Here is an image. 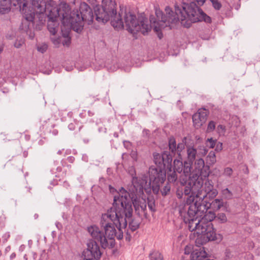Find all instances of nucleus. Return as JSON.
Here are the masks:
<instances>
[{"label": "nucleus", "instance_id": "nucleus-1", "mask_svg": "<svg viewBox=\"0 0 260 260\" xmlns=\"http://www.w3.org/2000/svg\"><path fill=\"white\" fill-rule=\"evenodd\" d=\"M116 3L115 0H103L102 6L96 5L94 7V12L95 19L99 22L106 23L111 20V24L114 28L121 29L124 27V22L126 29L131 33L141 31L143 35L151 30V27L154 28L155 25L158 26L161 22V17L158 19L156 16L158 21L154 16L150 17V22L148 24L147 18L140 17L137 18L135 15L130 12H124L123 16L124 21L122 19V12L117 15ZM166 27L163 28H165ZM162 28L157 32H159ZM154 30L155 31V29Z\"/></svg>", "mask_w": 260, "mask_h": 260}, {"label": "nucleus", "instance_id": "nucleus-2", "mask_svg": "<svg viewBox=\"0 0 260 260\" xmlns=\"http://www.w3.org/2000/svg\"><path fill=\"white\" fill-rule=\"evenodd\" d=\"M190 3H183L181 5L175 6L174 12L170 7L165 8L166 14L159 10H156V15L159 19L161 18V22L158 26L155 25L154 29L158 31L165 27H169L170 29L173 27L172 25L181 21V24L186 28H189L192 23L199 21H204L210 23L211 18L205 13L199 7L204 5L205 0H193Z\"/></svg>", "mask_w": 260, "mask_h": 260}, {"label": "nucleus", "instance_id": "nucleus-3", "mask_svg": "<svg viewBox=\"0 0 260 260\" xmlns=\"http://www.w3.org/2000/svg\"><path fill=\"white\" fill-rule=\"evenodd\" d=\"M116 211L115 208L111 207L106 213L103 214L100 221V225L105 231V234L96 226H91L88 228V232L93 239L100 242L102 247L106 248L109 245L113 247L114 245V238L121 240L123 237L122 229L127 226V221L124 216Z\"/></svg>", "mask_w": 260, "mask_h": 260}, {"label": "nucleus", "instance_id": "nucleus-4", "mask_svg": "<svg viewBox=\"0 0 260 260\" xmlns=\"http://www.w3.org/2000/svg\"><path fill=\"white\" fill-rule=\"evenodd\" d=\"M195 215L188 214L189 207L180 210V216L184 223L188 224V230L197 235L195 243L204 245L209 241L219 243L223 239L220 234H217L211 221L215 219V214L212 211H197Z\"/></svg>", "mask_w": 260, "mask_h": 260}, {"label": "nucleus", "instance_id": "nucleus-5", "mask_svg": "<svg viewBox=\"0 0 260 260\" xmlns=\"http://www.w3.org/2000/svg\"><path fill=\"white\" fill-rule=\"evenodd\" d=\"M16 1L17 3L14 4V6L19 7L23 16L19 29L26 32L30 39H33L35 36L33 30L35 29L36 21H34L35 11L32 8L30 9L31 0H16Z\"/></svg>", "mask_w": 260, "mask_h": 260}, {"label": "nucleus", "instance_id": "nucleus-6", "mask_svg": "<svg viewBox=\"0 0 260 260\" xmlns=\"http://www.w3.org/2000/svg\"><path fill=\"white\" fill-rule=\"evenodd\" d=\"M79 11L78 10L74 11L69 17V22L72 27L78 32L83 29L84 21L87 22L90 25L92 23L94 18L92 10L86 3L81 4Z\"/></svg>", "mask_w": 260, "mask_h": 260}, {"label": "nucleus", "instance_id": "nucleus-7", "mask_svg": "<svg viewBox=\"0 0 260 260\" xmlns=\"http://www.w3.org/2000/svg\"><path fill=\"white\" fill-rule=\"evenodd\" d=\"M34 5L39 9L40 12L48 11L47 28L51 34L54 35L57 31L58 22V17L61 14L60 13L58 8L54 6V2L52 0H48L46 2L43 0H35Z\"/></svg>", "mask_w": 260, "mask_h": 260}, {"label": "nucleus", "instance_id": "nucleus-8", "mask_svg": "<svg viewBox=\"0 0 260 260\" xmlns=\"http://www.w3.org/2000/svg\"><path fill=\"white\" fill-rule=\"evenodd\" d=\"M133 196H136L134 192L127 191L124 188L121 187L118 192V195L114 198V202L112 207L115 208L116 211L120 212V214L130 218L133 213V209L129 199L132 201Z\"/></svg>", "mask_w": 260, "mask_h": 260}, {"label": "nucleus", "instance_id": "nucleus-9", "mask_svg": "<svg viewBox=\"0 0 260 260\" xmlns=\"http://www.w3.org/2000/svg\"><path fill=\"white\" fill-rule=\"evenodd\" d=\"M198 177L196 174H193L192 176L189 177L188 180L185 183L184 187L183 192L185 196H187L186 199V205H184L181 208L179 207V211L183 208H186V212H187V208L192 204H194L198 201V199L195 197L201 188L203 184V181L201 180H198Z\"/></svg>", "mask_w": 260, "mask_h": 260}, {"label": "nucleus", "instance_id": "nucleus-10", "mask_svg": "<svg viewBox=\"0 0 260 260\" xmlns=\"http://www.w3.org/2000/svg\"><path fill=\"white\" fill-rule=\"evenodd\" d=\"M218 191L214 188L211 180L208 179L203 181V184L196 197L200 204H206L214 199L218 194Z\"/></svg>", "mask_w": 260, "mask_h": 260}, {"label": "nucleus", "instance_id": "nucleus-11", "mask_svg": "<svg viewBox=\"0 0 260 260\" xmlns=\"http://www.w3.org/2000/svg\"><path fill=\"white\" fill-rule=\"evenodd\" d=\"M149 182L148 185L151 186L153 192L158 194L159 187L166 179V170L164 169L150 168L149 171Z\"/></svg>", "mask_w": 260, "mask_h": 260}, {"label": "nucleus", "instance_id": "nucleus-12", "mask_svg": "<svg viewBox=\"0 0 260 260\" xmlns=\"http://www.w3.org/2000/svg\"><path fill=\"white\" fill-rule=\"evenodd\" d=\"M212 202H208L206 204H200L198 202L189 207L188 214L195 215L197 211L205 212L209 209L211 208L214 211L219 210L224 206V202L222 199H215L212 200Z\"/></svg>", "mask_w": 260, "mask_h": 260}, {"label": "nucleus", "instance_id": "nucleus-13", "mask_svg": "<svg viewBox=\"0 0 260 260\" xmlns=\"http://www.w3.org/2000/svg\"><path fill=\"white\" fill-rule=\"evenodd\" d=\"M210 174V168L208 166L205 165L204 159L201 158H197L194 160V169L192 171L190 176L193 174H196L198 177V180H201L203 181L207 179H208V176Z\"/></svg>", "mask_w": 260, "mask_h": 260}, {"label": "nucleus", "instance_id": "nucleus-14", "mask_svg": "<svg viewBox=\"0 0 260 260\" xmlns=\"http://www.w3.org/2000/svg\"><path fill=\"white\" fill-rule=\"evenodd\" d=\"M153 158L154 162L157 166L155 168L166 169L172 162V156L170 152L167 151H164L161 154L154 153Z\"/></svg>", "mask_w": 260, "mask_h": 260}, {"label": "nucleus", "instance_id": "nucleus-15", "mask_svg": "<svg viewBox=\"0 0 260 260\" xmlns=\"http://www.w3.org/2000/svg\"><path fill=\"white\" fill-rule=\"evenodd\" d=\"M34 1L31 0L30 9L32 8L35 11L34 21H36L35 25V29L41 30L45 23L46 17H47V13H49V11L46 10L40 12L39 9L34 4ZM43 1L46 2L48 0H43Z\"/></svg>", "mask_w": 260, "mask_h": 260}, {"label": "nucleus", "instance_id": "nucleus-16", "mask_svg": "<svg viewBox=\"0 0 260 260\" xmlns=\"http://www.w3.org/2000/svg\"><path fill=\"white\" fill-rule=\"evenodd\" d=\"M132 185L129 191L134 192L136 196L143 194V190H146L147 180L145 178L133 177L132 180Z\"/></svg>", "mask_w": 260, "mask_h": 260}, {"label": "nucleus", "instance_id": "nucleus-17", "mask_svg": "<svg viewBox=\"0 0 260 260\" xmlns=\"http://www.w3.org/2000/svg\"><path fill=\"white\" fill-rule=\"evenodd\" d=\"M132 203L135 209L136 212L138 214L140 215V211L144 214V215L146 217L147 213V203L146 201L143 199H140V196H133L132 197Z\"/></svg>", "mask_w": 260, "mask_h": 260}, {"label": "nucleus", "instance_id": "nucleus-18", "mask_svg": "<svg viewBox=\"0 0 260 260\" xmlns=\"http://www.w3.org/2000/svg\"><path fill=\"white\" fill-rule=\"evenodd\" d=\"M97 242L98 240L94 239L90 240L87 243V249L90 251L92 256L98 260L101 258L102 252Z\"/></svg>", "mask_w": 260, "mask_h": 260}, {"label": "nucleus", "instance_id": "nucleus-19", "mask_svg": "<svg viewBox=\"0 0 260 260\" xmlns=\"http://www.w3.org/2000/svg\"><path fill=\"white\" fill-rule=\"evenodd\" d=\"M17 4L16 0H0V14H4L8 13L11 8L12 4Z\"/></svg>", "mask_w": 260, "mask_h": 260}, {"label": "nucleus", "instance_id": "nucleus-20", "mask_svg": "<svg viewBox=\"0 0 260 260\" xmlns=\"http://www.w3.org/2000/svg\"><path fill=\"white\" fill-rule=\"evenodd\" d=\"M187 160L193 162L196 158H199L197 148L190 145L186 146Z\"/></svg>", "mask_w": 260, "mask_h": 260}, {"label": "nucleus", "instance_id": "nucleus-21", "mask_svg": "<svg viewBox=\"0 0 260 260\" xmlns=\"http://www.w3.org/2000/svg\"><path fill=\"white\" fill-rule=\"evenodd\" d=\"M166 174L168 175V181L170 183H174L177 179L176 172L172 170V164L166 168Z\"/></svg>", "mask_w": 260, "mask_h": 260}, {"label": "nucleus", "instance_id": "nucleus-22", "mask_svg": "<svg viewBox=\"0 0 260 260\" xmlns=\"http://www.w3.org/2000/svg\"><path fill=\"white\" fill-rule=\"evenodd\" d=\"M83 127V125L82 123L79 122L76 119L73 120V122H71L68 125L69 129L70 131H75L74 133L76 134L80 132Z\"/></svg>", "mask_w": 260, "mask_h": 260}, {"label": "nucleus", "instance_id": "nucleus-23", "mask_svg": "<svg viewBox=\"0 0 260 260\" xmlns=\"http://www.w3.org/2000/svg\"><path fill=\"white\" fill-rule=\"evenodd\" d=\"M133 216V215H132ZM127 223L128 222L129 228L132 232L137 230L140 226V222L139 220L136 218H133L132 216L130 218H126Z\"/></svg>", "mask_w": 260, "mask_h": 260}, {"label": "nucleus", "instance_id": "nucleus-24", "mask_svg": "<svg viewBox=\"0 0 260 260\" xmlns=\"http://www.w3.org/2000/svg\"><path fill=\"white\" fill-rule=\"evenodd\" d=\"M192 164L193 162H190L188 160L184 161V163L183 164V170L182 172L185 176H190V175L192 173L191 170L192 169Z\"/></svg>", "mask_w": 260, "mask_h": 260}, {"label": "nucleus", "instance_id": "nucleus-25", "mask_svg": "<svg viewBox=\"0 0 260 260\" xmlns=\"http://www.w3.org/2000/svg\"><path fill=\"white\" fill-rule=\"evenodd\" d=\"M168 145L170 151L172 154H175L176 152L177 145L176 140L174 137H171L169 138Z\"/></svg>", "mask_w": 260, "mask_h": 260}, {"label": "nucleus", "instance_id": "nucleus-26", "mask_svg": "<svg viewBox=\"0 0 260 260\" xmlns=\"http://www.w3.org/2000/svg\"><path fill=\"white\" fill-rule=\"evenodd\" d=\"M174 167L172 168V170L176 172L181 173L182 172L183 169V162L182 161L179 159H175L174 160Z\"/></svg>", "mask_w": 260, "mask_h": 260}, {"label": "nucleus", "instance_id": "nucleus-27", "mask_svg": "<svg viewBox=\"0 0 260 260\" xmlns=\"http://www.w3.org/2000/svg\"><path fill=\"white\" fill-rule=\"evenodd\" d=\"M197 113L201 118L202 122H205L209 114V111L205 108L200 109Z\"/></svg>", "mask_w": 260, "mask_h": 260}, {"label": "nucleus", "instance_id": "nucleus-28", "mask_svg": "<svg viewBox=\"0 0 260 260\" xmlns=\"http://www.w3.org/2000/svg\"><path fill=\"white\" fill-rule=\"evenodd\" d=\"M207 161L210 165H213L216 162V157L214 151H211L207 156Z\"/></svg>", "mask_w": 260, "mask_h": 260}, {"label": "nucleus", "instance_id": "nucleus-29", "mask_svg": "<svg viewBox=\"0 0 260 260\" xmlns=\"http://www.w3.org/2000/svg\"><path fill=\"white\" fill-rule=\"evenodd\" d=\"M192 121L194 126L197 127H200L204 123L202 122L201 118L197 113L192 115Z\"/></svg>", "mask_w": 260, "mask_h": 260}, {"label": "nucleus", "instance_id": "nucleus-30", "mask_svg": "<svg viewBox=\"0 0 260 260\" xmlns=\"http://www.w3.org/2000/svg\"><path fill=\"white\" fill-rule=\"evenodd\" d=\"M171 185L167 183L166 185H165L162 189H159V191L160 192L161 195L163 197H165L168 194H169L171 191Z\"/></svg>", "mask_w": 260, "mask_h": 260}, {"label": "nucleus", "instance_id": "nucleus-31", "mask_svg": "<svg viewBox=\"0 0 260 260\" xmlns=\"http://www.w3.org/2000/svg\"><path fill=\"white\" fill-rule=\"evenodd\" d=\"M197 149L198 151V154L200 157L205 156L208 151V149L204 145H199Z\"/></svg>", "mask_w": 260, "mask_h": 260}, {"label": "nucleus", "instance_id": "nucleus-32", "mask_svg": "<svg viewBox=\"0 0 260 260\" xmlns=\"http://www.w3.org/2000/svg\"><path fill=\"white\" fill-rule=\"evenodd\" d=\"M150 260H164L162 254L158 251H153L150 254Z\"/></svg>", "mask_w": 260, "mask_h": 260}, {"label": "nucleus", "instance_id": "nucleus-33", "mask_svg": "<svg viewBox=\"0 0 260 260\" xmlns=\"http://www.w3.org/2000/svg\"><path fill=\"white\" fill-rule=\"evenodd\" d=\"M147 205L149 210L152 212L155 211V200L153 198H148Z\"/></svg>", "mask_w": 260, "mask_h": 260}, {"label": "nucleus", "instance_id": "nucleus-34", "mask_svg": "<svg viewBox=\"0 0 260 260\" xmlns=\"http://www.w3.org/2000/svg\"><path fill=\"white\" fill-rule=\"evenodd\" d=\"M221 192L226 199L230 200L233 198V194L228 188L222 189Z\"/></svg>", "mask_w": 260, "mask_h": 260}, {"label": "nucleus", "instance_id": "nucleus-35", "mask_svg": "<svg viewBox=\"0 0 260 260\" xmlns=\"http://www.w3.org/2000/svg\"><path fill=\"white\" fill-rule=\"evenodd\" d=\"M213 8L217 11H219L222 7V4L219 0H209Z\"/></svg>", "mask_w": 260, "mask_h": 260}, {"label": "nucleus", "instance_id": "nucleus-36", "mask_svg": "<svg viewBox=\"0 0 260 260\" xmlns=\"http://www.w3.org/2000/svg\"><path fill=\"white\" fill-rule=\"evenodd\" d=\"M215 219L222 223H225L227 221L226 216L225 214L223 213H218L216 216Z\"/></svg>", "mask_w": 260, "mask_h": 260}, {"label": "nucleus", "instance_id": "nucleus-37", "mask_svg": "<svg viewBox=\"0 0 260 260\" xmlns=\"http://www.w3.org/2000/svg\"><path fill=\"white\" fill-rule=\"evenodd\" d=\"M66 161H68L69 162H70V163H73L75 161V157L74 156H70L68 157L66 160H62L61 161V164H62V166H63V167L67 166L68 168L70 169V168H71V165H68Z\"/></svg>", "mask_w": 260, "mask_h": 260}, {"label": "nucleus", "instance_id": "nucleus-38", "mask_svg": "<svg viewBox=\"0 0 260 260\" xmlns=\"http://www.w3.org/2000/svg\"><path fill=\"white\" fill-rule=\"evenodd\" d=\"M216 143V140H213L212 138L207 139L206 141V146L210 148H213L215 147Z\"/></svg>", "mask_w": 260, "mask_h": 260}, {"label": "nucleus", "instance_id": "nucleus-39", "mask_svg": "<svg viewBox=\"0 0 260 260\" xmlns=\"http://www.w3.org/2000/svg\"><path fill=\"white\" fill-rule=\"evenodd\" d=\"M216 123L214 121H210L207 126V131L208 132H211L215 128Z\"/></svg>", "mask_w": 260, "mask_h": 260}, {"label": "nucleus", "instance_id": "nucleus-40", "mask_svg": "<svg viewBox=\"0 0 260 260\" xmlns=\"http://www.w3.org/2000/svg\"><path fill=\"white\" fill-rule=\"evenodd\" d=\"M184 148V145L182 143H178L177 145L176 152H177L179 157L181 159L180 152Z\"/></svg>", "mask_w": 260, "mask_h": 260}, {"label": "nucleus", "instance_id": "nucleus-41", "mask_svg": "<svg viewBox=\"0 0 260 260\" xmlns=\"http://www.w3.org/2000/svg\"><path fill=\"white\" fill-rule=\"evenodd\" d=\"M233 172V171L231 168L226 167L224 170L223 175L224 176L230 177L232 176Z\"/></svg>", "mask_w": 260, "mask_h": 260}, {"label": "nucleus", "instance_id": "nucleus-42", "mask_svg": "<svg viewBox=\"0 0 260 260\" xmlns=\"http://www.w3.org/2000/svg\"><path fill=\"white\" fill-rule=\"evenodd\" d=\"M48 48V46L46 44H43L41 45L40 46H38L37 47V49L38 51L43 53L46 51Z\"/></svg>", "mask_w": 260, "mask_h": 260}, {"label": "nucleus", "instance_id": "nucleus-43", "mask_svg": "<svg viewBox=\"0 0 260 260\" xmlns=\"http://www.w3.org/2000/svg\"><path fill=\"white\" fill-rule=\"evenodd\" d=\"M215 151L219 152L222 149V143L219 142L216 143Z\"/></svg>", "mask_w": 260, "mask_h": 260}, {"label": "nucleus", "instance_id": "nucleus-44", "mask_svg": "<svg viewBox=\"0 0 260 260\" xmlns=\"http://www.w3.org/2000/svg\"><path fill=\"white\" fill-rule=\"evenodd\" d=\"M217 130L218 133L224 134L225 131V128L224 125L219 124L217 126Z\"/></svg>", "mask_w": 260, "mask_h": 260}, {"label": "nucleus", "instance_id": "nucleus-45", "mask_svg": "<svg viewBox=\"0 0 260 260\" xmlns=\"http://www.w3.org/2000/svg\"><path fill=\"white\" fill-rule=\"evenodd\" d=\"M62 44L64 46H69L71 44V38L67 37V38L63 41Z\"/></svg>", "mask_w": 260, "mask_h": 260}, {"label": "nucleus", "instance_id": "nucleus-46", "mask_svg": "<svg viewBox=\"0 0 260 260\" xmlns=\"http://www.w3.org/2000/svg\"><path fill=\"white\" fill-rule=\"evenodd\" d=\"M184 194L182 190H180L178 189L176 192V196L178 199H182Z\"/></svg>", "mask_w": 260, "mask_h": 260}, {"label": "nucleus", "instance_id": "nucleus-47", "mask_svg": "<svg viewBox=\"0 0 260 260\" xmlns=\"http://www.w3.org/2000/svg\"><path fill=\"white\" fill-rule=\"evenodd\" d=\"M131 156L134 159H135L136 158L137 154L135 151L132 152Z\"/></svg>", "mask_w": 260, "mask_h": 260}, {"label": "nucleus", "instance_id": "nucleus-48", "mask_svg": "<svg viewBox=\"0 0 260 260\" xmlns=\"http://www.w3.org/2000/svg\"><path fill=\"white\" fill-rule=\"evenodd\" d=\"M16 254L15 252L12 253L10 256V259H13L16 257Z\"/></svg>", "mask_w": 260, "mask_h": 260}, {"label": "nucleus", "instance_id": "nucleus-49", "mask_svg": "<svg viewBox=\"0 0 260 260\" xmlns=\"http://www.w3.org/2000/svg\"><path fill=\"white\" fill-rule=\"evenodd\" d=\"M244 172L247 174L249 173L248 168L247 166H245V170H244Z\"/></svg>", "mask_w": 260, "mask_h": 260}, {"label": "nucleus", "instance_id": "nucleus-50", "mask_svg": "<svg viewBox=\"0 0 260 260\" xmlns=\"http://www.w3.org/2000/svg\"><path fill=\"white\" fill-rule=\"evenodd\" d=\"M44 140H42V139L40 140L39 141V144L40 145H43V144H44Z\"/></svg>", "mask_w": 260, "mask_h": 260}, {"label": "nucleus", "instance_id": "nucleus-51", "mask_svg": "<svg viewBox=\"0 0 260 260\" xmlns=\"http://www.w3.org/2000/svg\"><path fill=\"white\" fill-rule=\"evenodd\" d=\"M88 114L90 116H92L94 115L93 113L90 112V111H88Z\"/></svg>", "mask_w": 260, "mask_h": 260}, {"label": "nucleus", "instance_id": "nucleus-52", "mask_svg": "<svg viewBox=\"0 0 260 260\" xmlns=\"http://www.w3.org/2000/svg\"><path fill=\"white\" fill-rule=\"evenodd\" d=\"M13 140V139H10V138H6V139H4V140H5V141H7V140L8 141H11V140Z\"/></svg>", "mask_w": 260, "mask_h": 260}, {"label": "nucleus", "instance_id": "nucleus-53", "mask_svg": "<svg viewBox=\"0 0 260 260\" xmlns=\"http://www.w3.org/2000/svg\"><path fill=\"white\" fill-rule=\"evenodd\" d=\"M57 154L61 155L62 154V150H58L57 152Z\"/></svg>", "mask_w": 260, "mask_h": 260}, {"label": "nucleus", "instance_id": "nucleus-54", "mask_svg": "<svg viewBox=\"0 0 260 260\" xmlns=\"http://www.w3.org/2000/svg\"><path fill=\"white\" fill-rule=\"evenodd\" d=\"M3 50V47L2 46L0 47V54L2 53Z\"/></svg>", "mask_w": 260, "mask_h": 260}, {"label": "nucleus", "instance_id": "nucleus-55", "mask_svg": "<svg viewBox=\"0 0 260 260\" xmlns=\"http://www.w3.org/2000/svg\"><path fill=\"white\" fill-rule=\"evenodd\" d=\"M83 113H81L80 114V116L82 118L84 117V116H83Z\"/></svg>", "mask_w": 260, "mask_h": 260}, {"label": "nucleus", "instance_id": "nucleus-56", "mask_svg": "<svg viewBox=\"0 0 260 260\" xmlns=\"http://www.w3.org/2000/svg\"><path fill=\"white\" fill-rule=\"evenodd\" d=\"M62 15L63 19H64L66 17V16H65L64 14H62Z\"/></svg>", "mask_w": 260, "mask_h": 260}, {"label": "nucleus", "instance_id": "nucleus-57", "mask_svg": "<svg viewBox=\"0 0 260 260\" xmlns=\"http://www.w3.org/2000/svg\"><path fill=\"white\" fill-rule=\"evenodd\" d=\"M161 36H162V34H161V36L159 34H158V37L159 38V39L161 38Z\"/></svg>", "mask_w": 260, "mask_h": 260}, {"label": "nucleus", "instance_id": "nucleus-58", "mask_svg": "<svg viewBox=\"0 0 260 260\" xmlns=\"http://www.w3.org/2000/svg\"><path fill=\"white\" fill-rule=\"evenodd\" d=\"M72 113H68V115H70L71 116Z\"/></svg>", "mask_w": 260, "mask_h": 260}, {"label": "nucleus", "instance_id": "nucleus-59", "mask_svg": "<svg viewBox=\"0 0 260 260\" xmlns=\"http://www.w3.org/2000/svg\"><path fill=\"white\" fill-rule=\"evenodd\" d=\"M15 46H16L17 48H19V46H20V45H15Z\"/></svg>", "mask_w": 260, "mask_h": 260}, {"label": "nucleus", "instance_id": "nucleus-60", "mask_svg": "<svg viewBox=\"0 0 260 260\" xmlns=\"http://www.w3.org/2000/svg\"><path fill=\"white\" fill-rule=\"evenodd\" d=\"M24 258H25V260H27V257H26V255L24 256Z\"/></svg>", "mask_w": 260, "mask_h": 260}, {"label": "nucleus", "instance_id": "nucleus-61", "mask_svg": "<svg viewBox=\"0 0 260 260\" xmlns=\"http://www.w3.org/2000/svg\"><path fill=\"white\" fill-rule=\"evenodd\" d=\"M57 170H58V171H60V170H61V169H60V168H57Z\"/></svg>", "mask_w": 260, "mask_h": 260}, {"label": "nucleus", "instance_id": "nucleus-62", "mask_svg": "<svg viewBox=\"0 0 260 260\" xmlns=\"http://www.w3.org/2000/svg\"><path fill=\"white\" fill-rule=\"evenodd\" d=\"M128 239V240H130V239L129 238L126 237V240Z\"/></svg>", "mask_w": 260, "mask_h": 260}, {"label": "nucleus", "instance_id": "nucleus-63", "mask_svg": "<svg viewBox=\"0 0 260 260\" xmlns=\"http://www.w3.org/2000/svg\"><path fill=\"white\" fill-rule=\"evenodd\" d=\"M128 239V240H130V239L129 238L126 237V240Z\"/></svg>", "mask_w": 260, "mask_h": 260}, {"label": "nucleus", "instance_id": "nucleus-64", "mask_svg": "<svg viewBox=\"0 0 260 260\" xmlns=\"http://www.w3.org/2000/svg\"><path fill=\"white\" fill-rule=\"evenodd\" d=\"M190 260H194L193 258H191V256H190Z\"/></svg>", "mask_w": 260, "mask_h": 260}]
</instances>
